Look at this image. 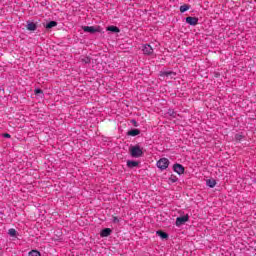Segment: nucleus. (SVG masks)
<instances>
[{
  "instance_id": "nucleus-2",
  "label": "nucleus",
  "mask_w": 256,
  "mask_h": 256,
  "mask_svg": "<svg viewBox=\"0 0 256 256\" xmlns=\"http://www.w3.org/2000/svg\"><path fill=\"white\" fill-rule=\"evenodd\" d=\"M169 159L167 158H160L157 163L156 166L158 167V169H160L161 171H165V169H167L169 167Z\"/></svg>"
},
{
  "instance_id": "nucleus-25",
  "label": "nucleus",
  "mask_w": 256,
  "mask_h": 256,
  "mask_svg": "<svg viewBox=\"0 0 256 256\" xmlns=\"http://www.w3.org/2000/svg\"><path fill=\"white\" fill-rule=\"evenodd\" d=\"M119 219L117 218V216H113V220L112 223H119Z\"/></svg>"
},
{
  "instance_id": "nucleus-21",
  "label": "nucleus",
  "mask_w": 256,
  "mask_h": 256,
  "mask_svg": "<svg viewBox=\"0 0 256 256\" xmlns=\"http://www.w3.org/2000/svg\"><path fill=\"white\" fill-rule=\"evenodd\" d=\"M168 115L170 117H177V112H175V110H173V109H169L168 110Z\"/></svg>"
},
{
  "instance_id": "nucleus-5",
  "label": "nucleus",
  "mask_w": 256,
  "mask_h": 256,
  "mask_svg": "<svg viewBox=\"0 0 256 256\" xmlns=\"http://www.w3.org/2000/svg\"><path fill=\"white\" fill-rule=\"evenodd\" d=\"M186 23H188V25H192V27H195V25L199 24V18L188 16L186 17Z\"/></svg>"
},
{
  "instance_id": "nucleus-1",
  "label": "nucleus",
  "mask_w": 256,
  "mask_h": 256,
  "mask_svg": "<svg viewBox=\"0 0 256 256\" xmlns=\"http://www.w3.org/2000/svg\"><path fill=\"white\" fill-rule=\"evenodd\" d=\"M129 153L134 159H139V157H143V148L139 145L131 146L129 148Z\"/></svg>"
},
{
  "instance_id": "nucleus-14",
  "label": "nucleus",
  "mask_w": 256,
  "mask_h": 256,
  "mask_svg": "<svg viewBox=\"0 0 256 256\" xmlns=\"http://www.w3.org/2000/svg\"><path fill=\"white\" fill-rule=\"evenodd\" d=\"M106 30L111 31V33H120L121 31L117 26H108Z\"/></svg>"
},
{
  "instance_id": "nucleus-3",
  "label": "nucleus",
  "mask_w": 256,
  "mask_h": 256,
  "mask_svg": "<svg viewBox=\"0 0 256 256\" xmlns=\"http://www.w3.org/2000/svg\"><path fill=\"white\" fill-rule=\"evenodd\" d=\"M189 221V215L186 214L184 216H180L176 218V227H181V225H185Z\"/></svg>"
},
{
  "instance_id": "nucleus-4",
  "label": "nucleus",
  "mask_w": 256,
  "mask_h": 256,
  "mask_svg": "<svg viewBox=\"0 0 256 256\" xmlns=\"http://www.w3.org/2000/svg\"><path fill=\"white\" fill-rule=\"evenodd\" d=\"M173 170L178 175H183L185 173V167H183V165H181V164H174Z\"/></svg>"
},
{
  "instance_id": "nucleus-17",
  "label": "nucleus",
  "mask_w": 256,
  "mask_h": 256,
  "mask_svg": "<svg viewBox=\"0 0 256 256\" xmlns=\"http://www.w3.org/2000/svg\"><path fill=\"white\" fill-rule=\"evenodd\" d=\"M53 27H57V21H50L45 25L46 29H53Z\"/></svg>"
},
{
  "instance_id": "nucleus-26",
  "label": "nucleus",
  "mask_w": 256,
  "mask_h": 256,
  "mask_svg": "<svg viewBox=\"0 0 256 256\" xmlns=\"http://www.w3.org/2000/svg\"><path fill=\"white\" fill-rule=\"evenodd\" d=\"M170 181H172V183H177V177H170Z\"/></svg>"
},
{
  "instance_id": "nucleus-12",
  "label": "nucleus",
  "mask_w": 256,
  "mask_h": 256,
  "mask_svg": "<svg viewBox=\"0 0 256 256\" xmlns=\"http://www.w3.org/2000/svg\"><path fill=\"white\" fill-rule=\"evenodd\" d=\"M28 31H37V24L29 22L26 26Z\"/></svg>"
},
{
  "instance_id": "nucleus-8",
  "label": "nucleus",
  "mask_w": 256,
  "mask_h": 256,
  "mask_svg": "<svg viewBox=\"0 0 256 256\" xmlns=\"http://www.w3.org/2000/svg\"><path fill=\"white\" fill-rule=\"evenodd\" d=\"M127 167L129 169H133L135 167H139V161H135V160H127Z\"/></svg>"
},
{
  "instance_id": "nucleus-27",
  "label": "nucleus",
  "mask_w": 256,
  "mask_h": 256,
  "mask_svg": "<svg viewBox=\"0 0 256 256\" xmlns=\"http://www.w3.org/2000/svg\"><path fill=\"white\" fill-rule=\"evenodd\" d=\"M132 123H134V127H138L139 126V124H137V121H135V120H132Z\"/></svg>"
},
{
  "instance_id": "nucleus-23",
  "label": "nucleus",
  "mask_w": 256,
  "mask_h": 256,
  "mask_svg": "<svg viewBox=\"0 0 256 256\" xmlns=\"http://www.w3.org/2000/svg\"><path fill=\"white\" fill-rule=\"evenodd\" d=\"M235 139H236V141H241L243 139V135L242 134H236Z\"/></svg>"
},
{
  "instance_id": "nucleus-22",
  "label": "nucleus",
  "mask_w": 256,
  "mask_h": 256,
  "mask_svg": "<svg viewBox=\"0 0 256 256\" xmlns=\"http://www.w3.org/2000/svg\"><path fill=\"white\" fill-rule=\"evenodd\" d=\"M34 93H35V95H43V90H41V89H39V88H36V89L34 90Z\"/></svg>"
},
{
  "instance_id": "nucleus-9",
  "label": "nucleus",
  "mask_w": 256,
  "mask_h": 256,
  "mask_svg": "<svg viewBox=\"0 0 256 256\" xmlns=\"http://www.w3.org/2000/svg\"><path fill=\"white\" fill-rule=\"evenodd\" d=\"M111 233H113V230H111V228H104L100 232V236L101 237H109V235H111Z\"/></svg>"
},
{
  "instance_id": "nucleus-10",
  "label": "nucleus",
  "mask_w": 256,
  "mask_h": 256,
  "mask_svg": "<svg viewBox=\"0 0 256 256\" xmlns=\"http://www.w3.org/2000/svg\"><path fill=\"white\" fill-rule=\"evenodd\" d=\"M175 75L173 71H160V77H175Z\"/></svg>"
},
{
  "instance_id": "nucleus-11",
  "label": "nucleus",
  "mask_w": 256,
  "mask_h": 256,
  "mask_svg": "<svg viewBox=\"0 0 256 256\" xmlns=\"http://www.w3.org/2000/svg\"><path fill=\"white\" fill-rule=\"evenodd\" d=\"M127 135H129L130 137H137V135H141V130L132 129V130L128 131Z\"/></svg>"
},
{
  "instance_id": "nucleus-18",
  "label": "nucleus",
  "mask_w": 256,
  "mask_h": 256,
  "mask_svg": "<svg viewBox=\"0 0 256 256\" xmlns=\"http://www.w3.org/2000/svg\"><path fill=\"white\" fill-rule=\"evenodd\" d=\"M191 9V6L189 4H184L180 6V13H185V11H189Z\"/></svg>"
},
{
  "instance_id": "nucleus-13",
  "label": "nucleus",
  "mask_w": 256,
  "mask_h": 256,
  "mask_svg": "<svg viewBox=\"0 0 256 256\" xmlns=\"http://www.w3.org/2000/svg\"><path fill=\"white\" fill-rule=\"evenodd\" d=\"M206 185L207 187H210L211 189H213V187L217 185V181H215V179H208L206 180Z\"/></svg>"
},
{
  "instance_id": "nucleus-16",
  "label": "nucleus",
  "mask_w": 256,
  "mask_h": 256,
  "mask_svg": "<svg viewBox=\"0 0 256 256\" xmlns=\"http://www.w3.org/2000/svg\"><path fill=\"white\" fill-rule=\"evenodd\" d=\"M81 63H84V65H88L91 63V58L89 56H82L80 58Z\"/></svg>"
},
{
  "instance_id": "nucleus-24",
  "label": "nucleus",
  "mask_w": 256,
  "mask_h": 256,
  "mask_svg": "<svg viewBox=\"0 0 256 256\" xmlns=\"http://www.w3.org/2000/svg\"><path fill=\"white\" fill-rule=\"evenodd\" d=\"M3 137H4L5 139H11V134H9V133H4V134H3Z\"/></svg>"
},
{
  "instance_id": "nucleus-19",
  "label": "nucleus",
  "mask_w": 256,
  "mask_h": 256,
  "mask_svg": "<svg viewBox=\"0 0 256 256\" xmlns=\"http://www.w3.org/2000/svg\"><path fill=\"white\" fill-rule=\"evenodd\" d=\"M28 256H41V252H39V250H31Z\"/></svg>"
},
{
  "instance_id": "nucleus-15",
  "label": "nucleus",
  "mask_w": 256,
  "mask_h": 256,
  "mask_svg": "<svg viewBox=\"0 0 256 256\" xmlns=\"http://www.w3.org/2000/svg\"><path fill=\"white\" fill-rule=\"evenodd\" d=\"M156 235L160 236L161 239H169V234H167L166 232H163L161 230H158L156 232Z\"/></svg>"
},
{
  "instance_id": "nucleus-7",
  "label": "nucleus",
  "mask_w": 256,
  "mask_h": 256,
  "mask_svg": "<svg viewBox=\"0 0 256 256\" xmlns=\"http://www.w3.org/2000/svg\"><path fill=\"white\" fill-rule=\"evenodd\" d=\"M83 31L85 33H99V28H96L95 26H84Z\"/></svg>"
},
{
  "instance_id": "nucleus-6",
  "label": "nucleus",
  "mask_w": 256,
  "mask_h": 256,
  "mask_svg": "<svg viewBox=\"0 0 256 256\" xmlns=\"http://www.w3.org/2000/svg\"><path fill=\"white\" fill-rule=\"evenodd\" d=\"M142 51L144 55H153V47H151L149 44H144Z\"/></svg>"
},
{
  "instance_id": "nucleus-20",
  "label": "nucleus",
  "mask_w": 256,
  "mask_h": 256,
  "mask_svg": "<svg viewBox=\"0 0 256 256\" xmlns=\"http://www.w3.org/2000/svg\"><path fill=\"white\" fill-rule=\"evenodd\" d=\"M8 235H10V237H15V235H17V230L11 228L8 230Z\"/></svg>"
}]
</instances>
